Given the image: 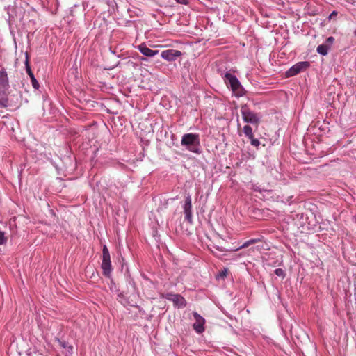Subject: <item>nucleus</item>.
<instances>
[{
    "label": "nucleus",
    "instance_id": "b1692460",
    "mask_svg": "<svg viewBox=\"0 0 356 356\" xmlns=\"http://www.w3.org/2000/svg\"><path fill=\"white\" fill-rule=\"evenodd\" d=\"M60 345L63 348H65L67 347V343L65 341H62L60 339H58Z\"/></svg>",
    "mask_w": 356,
    "mask_h": 356
},
{
    "label": "nucleus",
    "instance_id": "c756f323",
    "mask_svg": "<svg viewBox=\"0 0 356 356\" xmlns=\"http://www.w3.org/2000/svg\"><path fill=\"white\" fill-rule=\"evenodd\" d=\"M354 35L356 36V29L354 31Z\"/></svg>",
    "mask_w": 356,
    "mask_h": 356
},
{
    "label": "nucleus",
    "instance_id": "dca6fc26",
    "mask_svg": "<svg viewBox=\"0 0 356 356\" xmlns=\"http://www.w3.org/2000/svg\"><path fill=\"white\" fill-rule=\"evenodd\" d=\"M25 56H26V60H25L24 64H25L26 72L27 74L31 73L33 72H32V70L31 69V66L29 65V55H28L27 52H26Z\"/></svg>",
    "mask_w": 356,
    "mask_h": 356
},
{
    "label": "nucleus",
    "instance_id": "f8f14e48",
    "mask_svg": "<svg viewBox=\"0 0 356 356\" xmlns=\"http://www.w3.org/2000/svg\"><path fill=\"white\" fill-rule=\"evenodd\" d=\"M262 241V237L260 238H252L250 240H248L247 241L244 242L241 246L238 248L234 249V251H238L241 249L248 248V246L255 244L257 243Z\"/></svg>",
    "mask_w": 356,
    "mask_h": 356
},
{
    "label": "nucleus",
    "instance_id": "a211bd4d",
    "mask_svg": "<svg viewBox=\"0 0 356 356\" xmlns=\"http://www.w3.org/2000/svg\"><path fill=\"white\" fill-rule=\"evenodd\" d=\"M274 273L277 277H280L282 278L285 277L286 273L282 268H276Z\"/></svg>",
    "mask_w": 356,
    "mask_h": 356
},
{
    "label": "nucleus",
    "instance_id": "6ab92c4d",
    "mask_svg": "<svg viewBox=\"0 0 356 356\" xmlns=\"http://www.w3.org/2000/svg\"><path fill=\"white\" fill-rule=\"evenodd\" d=\"M8 238L5 236V232L0 230V245H5L7 243Z\"/></svg>",
    "mask_w": 356,
    "mask_h": 356
},
{
    "label": "nucleus",
    "instance_id": "a878e982",
    "mask_svg": "<svg viewBox=\"0 0 356 356\" xmlns=\"http://www.w3.org/2000/svg\"><path fill=\"white\" fill-rule=\"evenodd\" d=\"M333 41H334V38L333 37H329L327 39V42H329V43H332Z\"/></svg>",
    "mask_w": 356,
    "mask_h": 356
},
{
    "label": "nucleus",
    "instance_id": "6e6552de",
    "mask_svg": "<svg viewBox=\"0 0 356 356\" xmlns=\"http://www.w3.org/2000/svg\"><path fill=\"white\" fill-rule=\"evenodd\" d=\"M185 220L189 222H193V211H192V199L189 193L185 197L184 202L182 205Z\"/></svg>",
    "mask_w": 356,
    "mask_h": 356
},
{
    "label": "nucleus",
    "instance_id": "bb28decb",
    "mask_svg": "<svg viewBox=\"0 0 356 356\" xmlns=\"http://www.w3.org/2000/svg\"><path fill=\"white\" fill-rule=\"evenodd\" d=\"M28 75L29 76V77H30L31 80L32 79L35 78V76H34V74H33V72H31V73H29V74H28Z\"/></svg>",
    "mask_w": 356,
    "mask_h": 356
},
{
    "label": "nucleus",
    "instance_id": "412c9836",
    "mask_svg": "<svg viewBox=\"0 0 356 356\" xmlns=\"http://www.w3.org/2000/svg\"><path fill=\"white\" fill-rule=\"evenodd\" d=\"M252 189L254 191H257V192H259V193H262L264 191H267L266 190L262 189L261 188V186L259 185H258L257 184H252Z\"/></svg>",
    "mask_w": 356,
    "mask_h": 356
},
{
    "label": "nucleus",
    "instance_id": "2eb2a0df",
    "mask_svg": "<svg viewBox=\"0 0 356 356\" xmlns=\"http://www.w3.org/2000/svg\"><path fill=\"white\" fill-rule=\"evenodd\" d=\"M25 56H26V60H25L24 64H25L26 72L27 74L31 73L33 72H32V70L31 69V66L29 65V55H28L27 52H26Z\"/></svg>",
    "mask_w": 356,
    "mask_h": 356
},
{
    "label": "nucleus",
    "instance_id": "9d476101",
    "mask_svg": "<svg viewBox=\"0 0 356 356\" xmlns=\"http://www.w3.org/2000/svg\"><path fill=\"white\" fill-rule=\"evenodd\" d=\"M181 54V53L179 50L166 49L161 52V56L167 61H175Z\"/></svg>",
    "mask_w": 356,
    "mask_h": 356
},
{
    "label": "nucleus",
    "instance_id": "cd10ccee",
    "mask_svg": "<svg viewBox=\"0 0 356 356\" xmlns=\"http://www.w3.org/2000/svg\"><path fill=\"white\" fill-rule=\"evenodd\" d=\"M118 296L120 298H122L123 293L122 292H120V291H118Z\"/></svg>",
    "mask_w": 356,
    "mask_h": 356
},
{
    "label": "nucleus",
    "instance_id": "f03ea898",
    "mask_svg": "<svg viewBox=\"0 0 356 356\" xmlns=\"http://www.w3.org/2000/svg\"><path fill=\"white\" fill-rule=\"evenodd\" d=\"M181 145L186 147V149L193 153L200 154V140L197 134L189 133L184 134Z\"/></svg>",
    "mask_w": 356,
    "mask_h": 356
},
{
    "label": "nucleus",
    "instance_id": "20e7f679",
    "mask_svg": "<svg viewBox=\"0 0 356 356\" xmlns=\"http://www.w3.org/2000/svg\"><path fill=\"white\" fill-rule=\"evenodd\" d=\"M241 113L244 122L258 127L261 120L259 113L251 111L247 104H244L241 106Z\"/></svg>",
    "mask_w": 356,
    "mask_h": 356
},
{
    "label": "nucleus",
    "instance_id": "39448f33",
    "mask_svg": "<svg viewBox=\"0 0 356 356\" xmlns=\"http://www.w3.org/2000/svg\"><path fill=\"white\" fill-rule=\"evenodd\" d=\"M103 275L106 277H111L113 271L111 256L107 246L104 245L102 248V259L101 264Z\"/></svg>",
    "mask_w": 356,
    "mask_h": 356
},
{
    "label": "nucleus",
    "instance_id": "4be33fe9",
    "mask_svg": "<svg viewBox=\"0 0 356 356\" xmlns=\"http://www.w3.org/2000/svg\"><path fill=\"white\" fill-rule=\"evenodd\" d=\"M31 85L33 86V88L35 90H38L39 88H40V84L38 83V81H37L36 78H33L31 80Z\"/></svg>",
    "mask_w": 356,
    "mask_h": 356
},
{
    "label": "nucleus",
    "instance_id": "5701e85b",
    "mask_svg": "<svg viewBox=\"0 0 356 356\" xmlns=\"http://www.w3.org/2000/svg\"><path fill=\"white\" fill-rule=\"evenodd\" d=\"M338 15V13L337 11H333L328 17V19L330 20L335 17Z\"/></svg>",
    "mask_w": 356,
    "mask_h": 356
},
{
    "label": "nucleus",
    "instance_id": "ddd939ff",
    "mask_svg": "<svg viewBox=\"0 0 356 356\" xmlns=\"http://www.w3.org/2000/svg\"><path fill=\"white\" fill-rule=\"evenodd\" d=\"M328 49H329V45L326 44H321L317 47L318 53H319L320 54L323 55V56H325L327 54Z\"/></svg>",
    "mask_w": 356,
    "mask_h": 356
},
{
    "label": "nucleus",
    "instance_id": "423d86ee",
    "mask_svg": "<svg viewBox=\"0 0 356 356\" xmlns=\"http://www.w3.org/2000/svg\"><path fill=\"white\" fill-rule=\"evenodd\" d=\"M161 297L172 301L174 305L178 308H184L187 304L185 298L180 294L167 293L161 294Z\"/></svg>",
    "mask_w": 356,
    "mask_h": 356
},
{
    "label": "nucleus",
    "instance_id": "1a4fd4ad",
    "mask_svg": "<svg viewBox=\"0 0 356 356\" xmlns=\"http://www.w3.org/2000/svg\"><path fill=\"white\" fill-rule=\"evenodd\" d=\"M193 315L195 320V323L193 325V327L197 333L201 334L205 330V319L196 312H193Z\"/></svg>",
    "mask_w": 356,
    "mask_h": 356
},
{
    "label": "nucleus",
    "instance_id": "c85d7f7f",
    "mask_svg": "<svg viewBox=\"0 0 356 356\" xmlns=\"http://www.w3.org/2000/svg\"><path fill=\"white\" fill-rule=\"evenodd\" d=\"M8 15H9V18H10L11 15H10V12H9V8H8Z\"/></svg>",
    "mask_w": 356,
    "mask_h": 356
},
{
    "label": "nucleus",
    "instance_id": "9b49d317",
    "mask_svg": "<svg viewBox=\"0 0 356 356\" xmlns=\"http://www.w3.org/2000/svg\"><path fill=\"white\" fill-rule=\"evenodd\" d=\"M137 49L141 54L147 57H153L159 53L158 50H152L149 49L145 43L139 44L137 47Z\"/></svg>",
    "mask_w": 356,
    "mask_h": 356
},
{
    "label": "nucleus",
    "instance_id": "f257e3e1",
    "mask_svg": "<svg viewBox=\"0 0 356 356\" xmlns=\"http://www.w3.org/2000/svg\"><path fill=\"white\" fill-rule=\"evenodd\" d=\"M221 76L223 77L224 82L227 88L232 90L234 96L239 98L245 95V90L234 74H231L229 72H226L224 74L222 73Z\"/></svg>",
    "mask_w": 356,
    "mask_h": 356
},
{
    "label": "nucleus",
    "instance_id": "393cba45",
    "mask_svg": "<svg viewBox=\"0 0 356 356\" xmlns=\"http://www.w3.org/2000/svg\"><path fill=\"white\" fill-rule=\"evenodd\" d=\"M177 3L181 4H187L188 1L187 0H175Z\"/></svg>",
    "mask_w": 356,
    "mask_h": 356
},
{
    "label": "nucleus",
    "instance_id": "f3484780",
    "mask_svg": "<svg viewBox=\"0 0 356 356\" xmlns=\"http://www.w3.org/2000/svg\"><path fill=\"white\" fill-rule=\"evenodd\" d=\"M227 268H224L223 270H222L221 271H220L216 275V278L217 280H220V279H224L225 277H227Z\"/></svg>",
    "mask_w": 356,
    "mask_h": 356
},
{
    "label": "nucleus",
    "instance_id": "7ed1b4c3",
    "mask_svg": "<svg viewBox=\"0 0 356 356\" xmlns=\"http://www.w3.org/2000/svg\"><path fill=\"white\" fill-rule=\"evenodd\" d=\"M10 88L8 74L4 67L0 70V106H8V91Z\"/></svg>",
    "mask_w": 356,
    "mask_h": 356
},
{
    "label": "nucleus",
    "instance_id": "4468645a",
    "mask_svg": "<svg viewBox=\"0 0 356 356\" xmlns=\"http://www.w3.org/2000/svg\"><path fill=\"white\" fill-rule=\"evenodd\" d=\"M243 131L245 136L248 138H252V136H254L253 132H252V129L250 125H245L243 127Z\"/></svg>",
    "mask_w": 356,
    "mask_h": 356
},
{
    "label": "nucleus",
    "instance_id": "0eeeda50",
    "mask_svg": "<svg viewBox=\"0 0 356 356\" xmlns=\"http://www.w3.org/2000/svg\"><path fill=\"white\" fill-rule=\"evenodd\" d=\"M310 67L308 61H301L296 63L286 72V77H291L307 70Z\"/></svg>",
    "mask_w": 356,
    "mask_h": 356
},
{
    "label": "nucleus",
    "instance_id": "aec40b11",
    "mask_svg": "<svg viewBox=\"0 0 356 356\" xmlns=\"http://www.w3.org/2000/svg\"><path fill=\"white\" fill-rule=\"evenodd\" d=\"M248 139L250 140V143L252 146L258 147L260 145V141L258 139L254 138V136Z\"/></svg>",
    "mask_w": 356,
    "mask_h": 356
}]
</instances>
